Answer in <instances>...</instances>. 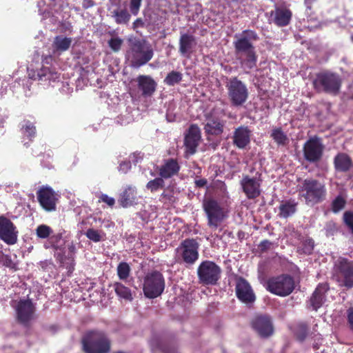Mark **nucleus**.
<instances>
[{"mask_svg": "<svg viewBox=\"0 0 353 353\" xmlns=\"http://www.w3.org/2000/svg\"><path fill=\"white\" fill-rule=\"evenodd\" d=\"M235 37L233 46L236 59L245 72L249 73L257 67L258 55L253 42L258 41L259 37L254 30H245Z\"/></svg>", "mask_w": 353, "mask_h": 353, "instance_id": "f257e3e1", "label": "nucleus"}, {"mask_svg": "<svg viewBox=\"0 0 353 353\" xmlns=\"http://www.w3.org/2000/svg\"><path fill=\"white\" fill-rule=\"evenodd\" d=\"M235 37L233 46L236 59L245 72L249 73L257 67L258 55L253 42L258 41L259 37L254 30H245Z\"/></svg>", "mask_w": 353, "mask_h": 353, "instance_id": "f03ea898", "label": "nucleus"}, {"mask_svg": "<svg viewBox=\"0 0 353 353\" xmlns=\"http://www.w3.org/2000/svg\"><path fill=\"white\" fill-rule=\"evenodd\" d=\"M128 49L125 58L130 67L139 68L149 62L154 56L151 45L145 39L133 38L128 39Z\"/></svg>", "mask_w": 353, "mask_h": 353, "instance_id": "7ed1b4c3", "label": "nucleus"}, {"mask_svg": "<svg viewBox=\"0 0 353 353\" xmlns=\"http://www.w3.org/2000/svg\"><path fill=\"white\" fill-rule=\"evenodd\" d=\"M81 344L84 353H110L112 347L108 334L97 329L87 330L81 337Z\"/></svg>", "mask_w": 353, "mask_h": 353, "instance_id": "20e7f679", "label": "nucleus"}, {"mask_svg": "<svg viewBox=\"0 0 353 353\" xmlns=\"http://www.w3.org/2000/svg\"><path fill=\"white\" fill-rule=\"evenodd\" d=\"M299 192L305 203L311 206L323 202L327 195L325 185L313 178L304 179L299 187Z\"/></svg>", "mask_w": 353, "mask_h": 353, "instance_id": "39448f33", "label": "nucleus"}, {"mask_svg": "<svg viewBox=\"0 0 353 353\" xmlns=\"http://www.w3.org/2000/svg\"><path fill=\"white\" fill-rule=\"evenodd\" d=\"M341 85V77L330 70L316 73L312 81L313 88L316 92H324L334 96L339 93Z\"/></svg>", "mask_w": 353, "mask_h": 353, "instance_id": "423d86ee", "label": "nucleus"}, {"mask_svg": "<svg viewBox=\"0 0 353 353\" xmlns=\"http://www.w3.org/2000/svg\"><path fill=\"white\" fill-rule=\"evenodd\" d=\"M332 274L339 286L345 290L353 288V260L338 257L333 264Z\"/></svg>", "mask_w": 353, "mask_h": 353, "instance_id": "0eeeda50", "label": "nucleus"}, {"mask_svg": "<svg viewBox=\"0 0 353 353\" xmlns=\"http://www.w3.org/2000/svg\"><path fill=\"white\" fill-rule=\"evenodd\" d=\"M225 88L228 97L232 106H243L248 99L249 91L245 83L237 77L227 78Z\"/></svg>", "mask_w": 353, "mask_h": 353, "instance_id": "6e6552de", "label": "nucleus"}, {"mask_svg": "<svg viewBox=\"0 0 353 353\" xmlns=\"http://www.w3.org/2000/svg\"><path fill=\"white\" fill-rule=\"evenodd\" d=\"M199 243L196 239L187 238L176 248V259L186 265H192L199 257Z\"/></svg>", "mask_w": 353, "mask_h": 353, "instance_id": "1a4fd4ad", "label": "nucleus"}, {"mask_svg": "<svg viewBox=\"0 0 353 353\" xmlns=\"http://www.w3.org/2000/svg\"><path fill=\"white\" fill-rule=\"evenodd\" d=\"M294 288V279L288 274L272 276L267 281V290L279 296L285 297L290 295Z\"/></svg>", "mask_w": 353, "mask_h": 353, "instance_id": "9d476101", "label": "nucleus"}, {"mask_svg": "<svg viewBox=\"0 0 353 353\" xmlns=\"http://www.w3.org/2000/svg\"><path fill=\"white\" fill-rule=\"evenodd\" d=\"M164 288L165 280L160 272L153 270L145 276L143 290L147 298L154 299L159 296Z\"/></svg>", "mask_w": 353, "mask_h": 353, "instance_id": "9b49d317", "label": "nucleus"}, {"mask_svg": "<svg viewBox=\"0 0 353 353\" xmlns=\"http://www.w3.org/2000/svg\"><path fill=\"white\" fill-rule=\"evenodd\" d=\"M221 268L212 261H202L197 268L199 283L203 285H215L221 279Z\"/></svg>", "mask_w": 353, "mask_h": 353, "instance_id": "f8f14e48", "label": "nucleus"}, {"mask_svg": "<svg viewBox=\"0 0 353 353\" xmlns=\"http://www.w3.org/2000/svg\"><path fill=\"white\" fill-rule=\"evenodd\" d=\"M203 208L208 218V226L214 230L217 229L225 217L224 209L213 199H205Z\"/></svg>", "mask_w": 353, "mask_h": 353, "instance_id": "ddd939ff", "label": "nucleus"}, {"mask_svg": "<svg viewBox=\"0 0 353 353\" xmlns=\"http://www.w3.org/2000/svg\"><path fill=\"white\" fill-rule=\"evenodd\" d=\"M261 173L256 172V176L251 177L248 174H243L240 185L243 192L248 199H255L259 197L261 193Z\"/></svg>", "mask_w": 353, "mask_h": 353, "instance_id": "4468645a", "label": "nucleus"}, {"mask_svg": "<svg viewBox=\"0 0 353 353\" xmlns=\"http://www.w3.org/2000/svg\"><path fill=\"white\" fill-rule=\"evenodd\" d=\"M324 145L318 137L310 138L303 145V151L305 159L310 163L319 161L323 154Z\"/></svg>", "mask_w": 353, "mask_h": 353, "instance_id": "2eb2a0df", "label": "nucleus"}, {"mask_svg": "<svg viewBox=\"0 0 353 353\" xmlns=\"http://www.w3.org/2000/svg\"><path fill=\"white\" fill-rule=\"evenodd\" d=\"M35 310L30 299L20 300L16 306L17 321L25 327H29L30 322L34 319Z\"/></svg>", "mask_w": 353, "mask_h": 353, "instance_id": "dca6fc26", "label": "nucleus"}, {"mask_svg": "<svg viewBox=\"0 0 353 353\" xmlns=\"http://www.w3.org/2000/svg\"><path fill=\"white\" fill-rule=\"evenodd\" d=\"M204 117L206 123L204 124L203 130L206 135L220 136L223 133L225 121L216 115L214 109L205 112Z\"/></svg>", "mask_w": 353, "mask_h": 353, "instance_id": "f3484780", "label": "nucleus"}, {"mask_svg": "<svg viewBox=\"0 0 353 353\" xmlns=\"http://www.w3.org/2000/svg\"><path fill=\"white\" fill-rule=\"evenodd\" d=\"M251 326L261 338H268L274 333L272 319L267 314L256 315L251 321Z\"/></svg>", "mask_w": 353, "mask_h": 353, "instance_id": "a211bd4d", "label": "nucleus"}, {"mask_svg": "<svg viewBox=\"0 0 353 353\" xmlns=\"http://www.w3.org/2000/svg\"><path fill=\"white\" fill-rule=\"evenodd\" d=\"M38 202L43 210L47 212L56 210L57 194L54 190L49 186H42L37 192Z\"/></svg>", "mask_w": 353, "mask_h": 353, "instance_id": "6ab92c4d", "label": "nucleus"}, {"mask_svg": "<svg viewBox=\"0 0 353 353\" xmlns=\"http://www.w3.org/2000/svg\"><path fill=\"white\" fill-rule=\"evenodd\" d=\"M17 234L14 224L5 216H0V239L8 245H14L17 241Z\"/></svg>", "mask_w": 353, "mask_h": 353, "instance_id": "aec40b11", "label": "nucleus"}, {"mask_svg": "<svg viewBox=\"0 0 353 353\" xmlns=\"http://www.w3.org/2000/svg\"><path fill=\"white\" fill-rule=\"evenodd\" d=\"M235 291L236 297L243 303H251L256 299L251 285L243 277L236 279Z\"/></svg>", "mask_w": 353, "mask_h": 353, "instance_id": "412c9836", "label": "nucleus"}, {"mask_svg": "<svg viewBox=\"0 0 353 353\" xmlns=\"http://www.w3.org/2000/svg\"><path fill=\"white\" fill-rule=\"evenodd\" d=\"M201 138V130L196 124H192L188 133L185 136L184 145L185 147V152L192 155L196 152V148L199 144V141Z\"/></svg>", "mask_w": 353, "mask_h": 353, "instance_id": "4be33fe9", "label": "nucleus"}, {"mask_svg": "<svg viewBox=\"0 0 353 353\" xmlns=\"http://www.w3.org/2000/svg\"><path fill=\"white\" fill-rule=\"evenodd\" d=\"M252 130L247 125H240L234 129L232 143L239 149H245L250 143Z\"/></svg>", "mask_w": 353, "mask_h": 353, "instance_id": "5701e85b", "label": "nucleus"}, {"mask_svg": "<svg viewBox=\"0 0 353 353\" xmlns=\"http://www.w3.org/2000/svg\"><path fill=\"white\" fill-rule=\"evenodd\" d=\"M333 165L336 173L347 174L353 170V160L348 154L340 152L334 156Z\"/></svg>", "mask_w": 353, "mask_h": 353, "instance_id": "b1692460", "label": "nucleus"}, {"mask_svg": "<svg viewBox=\"0 0 353 353\" xmlns=\"http://www.w3.org/2000/svg\"><path fill=\"white\" fill-rule=\"evenodd\" d=\"M180 169L181 166L177 159L174 158L164 159L163 164L157 168L159 175L165 179L177 175Z\"/></svg>", "mask_w": 353, "mask_h": 353, "instance_id": "393cba45", "label": "nucleus"}, {"mask_svg": "<svg viewBox=\"0 0 353 353\" xmlns=\"http://www.w3.org/2000/svg\"><path fill=\"white\" fill-rule=\"evenodd\" d=\"M196 46V41L194 36L188 33L181 34L179 40V52L181 56L190 58Z\"/></svg>", "mask_w": 353, "mask_h": 353, "instance_id": "a878e982", "label": "nucleus"}, {"mask_svg": "<svg viewBox=\"0 0 353 353\" xmlns=\"http://www.w3.org/2000/svg\"><path fill=\"white\" fill-rule=\"evenodd\" d=\"M329 290L330 285L327 283H319L310 299V305L313 310L316 311L322 306L325 301L326 293Z\"/></svg>", "mask_w": 353, "mask_h": 353, "instance_id": "bb28decb", "label": "nucleus"}, {"mask_svg": "<svg viewBox=\"0 0 353 353\" xmlns=\"http://www.w3.org/2000/svg\"><path fill=\"white\" fill-rule=\"evenodd\" d=\"M137 81L138 88L143 97H150L156 91L157 84L150 76L139 75Z\"/></svg>", "mask_w": 353, "mask_h": 353, "instance_id": "cd10ccee", "label": "nucleus"}, {"mask_svg": "<svg viewBox=\"0 0 353 353\" xmlns=\"http://www.w3.org/2000/svg\"><path fill=\"white\" fill-rule=\"evenodd\" d=\"M138 200L136 188L128 185L120 194L118 202L123 208H128L137 204Z\"/></svg>", "mask_w": 353, "mask_h": 353, "instance_id": "c85d7f7f", "label": "nucleus"}, {"mask_svg": "<svg viewBox=\"0 0 353 353\" xmlns=\"http://www.w3.org/2000/svg\"><path fill=\"white\" fill-rule=\"evenodd\" d=\"M291 10L286 8H276L271 11L270 17L272 22L279 27L288 26L292 19Z\"/></svg>", "mask_w": 353, "mask_h": 353, "instance_id": "c756f323", "label": "nucleus"}, {"mask_svg": "<svg viewBox=\"0 0 353 353\" xmlns=\"http://www.w3.org/2000/svg\"><path fill=\"white\" fill-rule=\"evenodd\" d=\"M297 203L294 200L282 201L279 206L278 216L280 218L287 219L292 216L296 211Z\"/></svg>", "mask_w": 353, "mask_h": 353, "instance_id": "7c9ffc66", "label": "nucleus"}, {"mask_svg": "<svg viewBox=\"0 0 353 353\" xmlns=\"http://www.w3.org/2000/svg\"><path fill=\"white\" fill-rule=\"evenodd\" d=\"M63 250V248L59 247L54 253V257L61 267L65 268L69 270H73L75 264L74 260L68 254L66 255Z\"/></svg>", "mask_w": 353, "mask_h": 353, "instance_id": "2f4dec72", "label": "nucleus"}, {"mask_svg": "<svg viewBox=\"0 0 353 353\" xmlns=\"http://www.w3.org/2000/svg\"><path fill=\"white\" fill-rule=\"evenodd\" d=\"M72 39L59 35L54 37L52 43L54 52H62L68 50L72 43Z\"/></svg>", "mask_w": 353, "mask_h": 353, "instance_id": "473e14b6", "label": "nucleus"}, {"mask_svg": "<svg viewBox=\"0 0 353 353\" xmlns=\"http://www.w3.org/2000/svg\"><path fill=\"white\" fill-rule=\"evenodd\" d=\"M270 137L278 145L285 146L289 143L287 134L283 131L281 127L272 129Z\"/></svg>", "mask_w": 353, "mask_h": 353, "instance_id": "72a5a7b5", "label": "nucleus"}, {"mask_svg": "<svg viewBox=\"0 0 353 353\" xmlns=\"http://www.w3.org/2000/svg\"><path fill=\"white\" fill-rule=\"evenodd\" d=\"M38 77L41 81H55L59 78V74L48 67H43L38 72Z\"/></svg>", "mask_w": 353, "mask_h": 353, "instance_id": "f704fd0d", "label": "nucleus"}, {"mask_svg": "<svg viewBox=\"0 0 353 353\" xmlns=\"http://www.w3.org/2000/svg\"><path fill=\"white\" fill-rule=\"evenodd\" d=\"M113 286L115 293L118 296L128 301L132 300V295L130 288L119 282L114 283Z\"/></svg>", "mask_w": 353, "mask_h": 353, "instance_id": "c9c22d12", "label": "nucleus"}, {"mask_svg": "<svg viewBox=\"0 0 353 353\" xmlns=\"http://www.w3.org/2000/svg\"><path fill=\"white\" fill-rule=\"evenodd\" d=\"M112 13L117 24H127L131 18L130 14L126 9H117Z\"/></svg>", "mask_w": 353, "mask_h": 353, "instance_id": "e433bc0d", "label": "nucleus"}, {"mask_svg": "<svg viewBox=\"0 0 353 353\" xmlns=\"http://www.w3.org/2000/svg\"><path fill=\"white\" fill-rule=\"evenodd\" d=\"M85 236L88 239L95 243L104 241L106 238V234L103 230H94L93 228L88 229L85 232Z\"/></svg>", "mask_w": 353, "mask_h": 353, "instance_id": "4c0bfd02", "label": "nucleus"}, {"mask_svg": "<svg viewBox=\"0 0 353 353\" xmlns=\"http://www.w3.org/2000/svg\"><path fill=\"white\" fill-rule=\"evenodd\" d=\"M164 178L162 176L156 177L154 179L149 181L146 183V188L150 190L151 192H155L158 190L164 188L165 187V181Z\"/></svg>", "mask_w": 353, "mask_h": 353, "instance_id": "58836bf2", "label": "nucleus"}, {"mask_svg": "<svg viewBox=\"0 0 353 353\" xmlns=\"http://www.w3.org/2000/svg\"><path fill=\"white\" fill-rule=\"evenodd\" d=\"M21 130L22 134L30 140L36 136V127L33 123L28 120L23 121Z\"/></svg>", "mask_w": 353, "mask_h": 353, "instance_id": "ea45409f", "label": "nucleus"}, {"mask_svg": "<svg viewBox=\"0 0 353 353\" xmlns=\"http://www.w3.org/2000/svg\"><path fill=\"white\" fill-rule=\"evenodd\" d=\"M183 75L180 72L172 71L167 74L164 83L170 86L179 83L182 80Z\"/></svg>", "mask_w": 353, "mask_h": 353, "instance_id": "a19ab883", "label": "nucleus"}, {"mask_svg": "<svg viewBox=\"0 0 353 353\" xmlns=\"http://www.w3.org/2000/svg\"><path fill=\"white\" fill-rule=\"evenodd\" d=\"M117 270L119 279L125 281L129 277L131 269L128 263L121 262L119 263Z\"/></svg>", "mask_w": 353, "mask_h": 353, "instance_id": "79ce46f5", "label": "nucleus"}, {"mask_svg": "<svg viewBox=\"0 0 353 353\" xmlns=\"http://www.w3.org/2000/svg\"><path fill=\"white\" fill-rule=\"evenodd\" d=\"M314 243L312 239L307 238L301 243V247L299 248V251L305 254H312L314 250Z\"/></svg>", "mask_w": 353, "mask_h": 353, "instance_id": "37998d69", "label": "nucleus"}, {"mask_svg": "<svg viewBox=\"0 0 353 353\" xmlns=\"http://www.w3.org/2000/svg\"><path fill=\"white\" fill-rule=\"evenodd\" d=\"M159 201L162 203H173L175 201L173 189L165 190L159 196Z\"/></svg>", "mask_w": 353, "mask_h": 353, "instance_id": "c03bdc74", "label": "nucleus"}, {"mask_svg": "<svg viewBox=\"0 0 353 353\" xmlns=\"http://www.w3.org/2000/svg\"><path fill=\"white\" fill-rule=\"evenodd\" d=\"M52 233V228L47 225H39L36 229V234L40 239H47Z\"/></svg>", "mask_w": 353, "mask_h": 353, "instance_id": "a18cd8bd", "label": "nucleus"}, {"mask_svg": "<svg viewBox=\"0 0 353 353\" xmlns=\"http://www.w3.org/2000/svg\"><path fill=\"white\" fill-rule=\"evenodd\" d=\"M346 204V201L340 195L337 196L332 202V210L334 213H338L343 210Z\"/></svg>", "mask_w": 353, "mask_h": 353, "instance_id": "49530a36", "label": "nucleus"}, {"mask_svg": "<svg viewBox=\"0 0 353 353\" xmlns=\"http://www.w3.org/2000/svg\"><path fill=\"white\" fill-rule=\"evenodd\" d=\"M309 333V327L305 323H300L296 331V336L300 341H303Z\"/></svg>", "mask_w": 353, "mask_h": 353, "instance_id": "de8ad7c7", "label": "nucleus"}, {"mask_svg": "<svg viewBox=\"0 0 353 353\" xmlns=\"http://www.w3.org/2000/svg\"><path fill=\"white\" fill-rule=\"evenodd\" d=\"M343 221L344 224L350 229L353 234V212L345 211L343 213Z\"/></svg>", "mask_w": 353, "mask_h": 353, "instance_id": "09e8293b", "label": "nucleus"}, {"mask_svg": "<svg viewBox=\"0 0 353 353\" xmlns=\"http://www.w3.org/2000/svg\"><path fill=\"white\" fill-rule=\"evenodd\" d=\"M122 44L123 40L119 37L111 38L108 41V46L114 52H119L121 50Z\"/></svg>", "mask_w": 353, "mask_h": 353, "instance_id": "8fccbe9b", "label": "nucleus"}, {"mask_svg": "<svg viewBox=\"0 0 353 353\" xmlns=\"http://www.w3.org/2000/svg\"><path fill=\"white\" fill-rule=\"evenodd\" d=\"M3 265L14 271L17 270V265L14 263L10 255L6 254L3 256Z\"/></svg>", "mask_w": 353, "mask_h": 353, "instance_id": "3c124183", "label": "nucleus"}, {"mask_svg": "<svg viewBox=\"0 0 353 353\" xmlns=\"http://www.w3.org/2000/svg\"><path fill=\"white\" fill-rule=\"evenodd\" d=\"M142 0H130V10L132 14H138L141 6Z\"/></svg>", "mask_w": 353, "mask_h": 353, "instance_id": "603ef678", "label": "nucleus"}, {"mask_svg": "<svg viewBox=\"0 0 353 353\" xmlns=\"http://www.w3.org/2000/svg\"><path fill=\"white\" fill-rule=\"evenodd\" d=\"M347 323L349 329L353 332V306L350 307L346 311Z\"/></svg>", "mask_w": 353, "mask_h": 353, "instance_id": "864d4df0", "label": "nucleus"}, {"mask_svg": "<svg viewBox=\"0 0 353 353\" xmlns=\"http://www.w3.org/2000/svg\"><path fill=\"white\" fill-rule=\"evenodd\" d=\"M272 243L268 239L263 240L259 245V249L261 252L263 253L270 249Z\"/></svg>", "mask_w": 353, "mask_h": 353, "instance_id": "5fc2aeb1", "label": "nucleus"}, {"mask_svg": "<svg viewBox=\"0 0 353 353\" xmlns=\"http://www.w3.org/2000/svg\"><path fill=\"white\" fill-rule=\"evenodd\" d=\"M62 236L61 234L52 236L50 238L52 246L55 250H58L59 246L58 245L59 241L61 239Z\"/></svg>", "mask_w": 353, "mask_h": 353, "instance_id": "6e6d98bb", "label": "nucleus"}, {"mask_svg": "<svg viewBox=\"0 0 353 353\" xmlns=\"http://www.w3.org/2000/svg\"><path fill=\"white\" fill-rule=\"evenodd\" d=\"M100 201L106 203L109 206H113L115 203L114 199L109 197L107 194H102Z\"/></svg>", "mask_w": 353, "mask_h": 353, "instance_id": "4d7b16f0", "label": "nucleus"}, {"mask_svg": "<svg viewBox=\"0 0 353 353\" xmlns=\"http://www.w3.org/2000/svg\"><path fill=\"white\" fill-rule=\"evenodd\" d=\"M196 188H202L207 185L208 181L205 179H199L194 181Z\"/></svg>", "mask_w": 353, "mask_h": 353, "instance_id": "13d9d810", "label": "nucleus"}, {"mask_svg": "<svg viewBox=\"0 0 353 353\" xmlns=\"http://www.w3.org/2000/svg\"><path fill=\"white\" fill-rule=\"evenodd\" d=\"M159 349L163 353H174L175 352V348L174 347H168L163 344H161L159 345Z\"/></svg>", "mask_w": 353, "mask_h": 353, "instance_id": "bf43d9fd", "label": "nucleus"}, {"mask_svg": "<svg viewBox=\"0 0 353 353\" xmlns=\"http://www.w3.org/2000/svg\"><path fill=\"white\" fill-rule=\"evenodd\" d=\"M120 170H123L124 172H126L128 170H129L131 168V163L130 161L128 162H122L120 163L119 165Z\"/></svg>", "mask_w": 353, "mask_h": 353, "instance_id": "052dcab7", "label": "nucleus"}, {"mask_svg": "<svg viewBox=\"0 0 353 353\" xmlns=\"http://www.w3.org/2000/svg\"><path fill=\"white\" fill-rule=\"evenodd\" d=\"M75 246L72 243L68 246V256H72L73 259L74 260V254H75Z\"/></svg>", "mask_w": 353, "mask_h": 353, "instance_id": "680f3d73", "label": "nucleus"}, {"mask_svg": "<svg viewBox=\"0 0 353 353\" xmlns=\"http://www.w3.org/2000/svg\"><path fill=\"white\" fill-rule=\"evenodd\" d=\"M143 26V22L142 19L140 18L137 19L133 23V27L134 28H136L139 26Z\"/></svg>", "mask_w": 353, "mask_h": 353, "instance_id": "e2e57ef3", "label": "nucleus"}, {"mask_svg": "<svg viewBox=\"0 0 353 353\" xmlns=\"http://www.w3.org/2000/svg\"><path fill=\"white\" fill-rule=\"evenodd\" d=\"M52 56H47L46 57L43 59V62L46 63H49V60H52Z\"/></svg>", "mask_w": 353, "mask_h": 353, "instance_id": "0e129e2a", "label": "nucleus"}, {"mask_svg": "<svg viewBox=\"0 0 353 353\" xmlns=\"http://www.w3.org/2000/svg\"><path fill=\"white\" fill-rule=\"evenodd\" d=\"M87 2H88V4H89L90 6L93 5V1L92 0H88Z\"/></svg>", "mask_w": 353, "mask_h": 353, "instance_id": "69168bd1", "label": "nucleus"}, {"mask_svg": "<svg viewBox=\"0 0 353 353\" xmlns=\"http://www.w3.org/2000/svg\"><path fill=\"white\" fill-rule=\"evenodd\" d=\"M114 353H125V352H123V351H117V352H114Z\"/></svg>", "mask_w": 353, "mask_h": 353, "instance_id": "338daca9", "label": "nucleus"}]
</instances>
